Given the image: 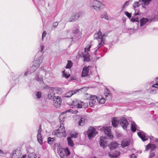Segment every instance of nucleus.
Instances as JSON below:
<instances>
[{
  "mask_svg": "<svg viewBox=\"0 0 158 158\" xmlns=\"http://www.w3.org/2000/svg\"><path fill=\"white\" fill-rule=\"evenodd\" d=\"M81 33L79 32V27L76 26L73 28L71 35V39L72 41H76L80 38Z\"/></svg>",
  "mask_w": 158,
  "mask_h": 158,
  "instance_id": "2",
  "label": "nucleus"
},
{
  "mask_svg": "<svg viewBox=\"0 0 158 158\" xmlns=\"http://www.w3.org/2000/svg\"><path fill=\"white\" fill-rule=\"evenodd\" d=\"M129 1H127L124 4V5L123 7V9L125 7L128 6L129 5Z\"/></svg>",
  "mask_w": 158,
  "mask_h": 158,
  "instance_id": "50",
  "label": "nucleus"
},
{
  "mask_svg": "<svg viewBox=\"0 0 158 158\" xmlns=\"http://www.w3.org/2000/svg\"><path fill=\"white\" fill-rule=\"evenodd\" d=\"M82 103H83L82 102L78 99H75L73 101L72 104V108L76 107L78 108H81L82 107V105L81 104Z\"/></svg>",
  "mask_w": 158,
  "mask_h": 158,
  "instance_id": "9",
  "label": "nucleus"
},
{
  "mask_svg": "<svg viewBox=\"0 0 158 158\" xmlns=\"http://www.w3.org/2000/svg\"><path fill=\"white\" fill-rule=\"evenodd\" d=\"M58 24L57 22H55L53 23V26L54 27H56L58 25Z\"/></svg>",
  "mask_w": 158,
  "mask_h": 158,
  "instance_id": "58",
  "label": "nucleus"
},
{
  "mask_svg": "<svg viewBox=\"0 0 158 158\" xmlns=\"http://www.w3.org/2000/svg\"><path fill=\"white\" fill-rule=\"evenodd\" d=\"M155 156V153H154V152H152L150 155V158H152L154 156Z\"/></svg>",
  "mask_w": 158,
  "mask_h": 158,
  "instance_id": "61",
  "label": "nucleus"
},
{
  "mask_svg": "<svg viewBox=\"0 0 158 158\" xmlns=\"http://www.w3.org/2000/svg\"><path fill=\"white\" fill-rule=\"evenodd\" d=\"M53 89H51L49 90V92L48 93V98L50 99H52L55 98L54 93L53 91Z\"/></svg>",
  "mask_w": 158,
  "mask_h": 158,
  "instance_id": "21",
  "label": "nucleus"
},
{
  "mask_svg": "<svg viewBox=\"0 0 158 158\" xmlns=\"http://www.w3.org/2000/svg\"><path fill=\"white\" fill-rule=\"evenodd\" d=\"M87 99L89 100L90 101H92L94 100V101H96V99H97V100H98V99H97V97L96 95H91V96L89 98H87Z\"/></svg>",
  "mask_w": 158,
  "mask_h": 158,
  "instance_id": "31",
  "label": "nucleus"
},
{
  "mask_svg": "<svg viewBox=\"0 0 158 158\" xmlns=\"http://www.w3.org/2000/svg\"><path fill=\"white\" fill-rule=\"evenodd\" d=\"M56 90L57 91V93H62V89L60 88L57 87L56 88Z\"/></svg>",
  "mask_w": 158,
  "mask_h": 158,
  "instance_id": "49",
  "label": "nucleus"
},
{
  "mask_svg": "<svg viewBox=\"0 0 158 158\" xmlns=\"http://www.w3.org/2000/svg\"><path fill=\"white\" fill-rule=\"evenodd\" d=\"M67 140L68 142V143L69 145L72 147L74 146V144L71 137H68Z\"/></svg>",
  "mask_w": 158,
  "mask_h": 158,
  "instance_id": "30",
  "label": "nucleus"
},
{
  "mask_svg": "<svg viewBox=\"0 0 158 158\" xmlns=\"http://www.w3.org/2000/svg\"><path fill=\"white\" fill-rule=\"evenodd\" d=\"M100 130L101 131H103L105 136L110 139H112L113 138V135L111 134V129L109 127H103L100 128Z\"/></svg>",
  "mask_w": 158,
  "mask_h": 158,
  "instance_id": "4",
  "label": "nucleus"
},
{
  "mask_svg": "<svg viewBox=\"0 0 158 158\" xmlns=\"http://www.w3.org/2000/svg\"><path fill=\"white\" fill-rule=\"evenodd\" d=\"M38 68V66H35V65H32L29 69L30 73L31 74V73L34 72Z\"/></svg>",
  "mask_w": 158,
  "mask_h": 158,
  "instance_id": "28",
  "label": "nucleus"
},
{
  "mask_svg": "<svg viewBox=\"0 0 158 158\" xmlns=\"http://www.w3.org/2000/svg\"><path fill=\"white\" fill-rule=\"evenodd\" d=\"M156 147L154 144H148L146 146L145 150L148 151L149 149H151V151H152Z\"/></svg>",
  "mask_w": 158,
  "mask_h": 158,
  "instance_id": "18",
  "label": "nucleus"
},
{
  "mask_svg": "<svg viewBox=\"0 0 158 158\" xmlns=\"http://www.w3.org/2000/svg\"><path fill=\"white\" fill-rule=\"evenodd\" d=\"M91 67L89 66L87 67L85 66L83 69L81 73V76L82 77H85L88 76L89 74V69Z\"/></svg>",
  "mask_w": 158,
  "mask_h": 158,
  "instance_id": "11",
  "label": "nucleus"
},
{
  "mask_svg": "<svg viewBox=\"0 0 158 158\" xmlns=\"http://www.w3.org/2000/svg\"><path fill=\"white\" fill-rule=\"evenodd\" d=\"M131 21L132 22H135V18H134L133 17H132L131 19Z\"/></svg>",
  "mask_w": 158,
  "mask_h": 158,
  "instance_id": "62",
  "label": "nucleus"
},
{
  "mask_svg": "<svg viewBox=\"0 0 158 158\" xmlns=\"http://www.w3.org/2000/svg\"><path fill=\"white\" fill-rule=\"evenodd\" d=\"M100 40H101V41L99 42L98 44V45L97 46L98 48L97 49V50H98L101 46H102L104 44V42H103V39H100Z\"/></svg>",
  "mask_w": 158,
  "mask_h": 158,
  "instance_id": "37",
  "label": "nucleus"
},
{
  "mask_svg": "<svg viewBox=\"0 0 158 158\" xmlns=\"http://www.w3.org/2000/svg\"><path fill=\"white\" fill-rule=\"evenodd\" d=\"M96 101H94L93 100L92 101H90L89 102V106L90 107H92L95 104Z\"/></svg>",
  "mask_w": 158,
  "mask_h": 158,
  "instance_id": "44",
  "label": "nucleus"
},
{
  "mask_svg": "<svg viewBox=\"0 0 158 158\" xmlns=\"http://www.w3.org/2000/svg\"><path fill=\"white\" fill-rule=\"evenodd\" d=\"M156 18L154 17L150 19H148L144 18H143L140 20V26L142 27L144 25L147 23H150L152 21H156Z\"/></svg>",
  "mask_w": 158,
  "mask_h": 158,
  "instance_id": "6",
  "label": "nucleus"
},
{
  "mask_svg": "<svg viewBox=\"0 0 158 158\" xmlns=\"http://www.w3.org/2000/svg\"><path fill=\"white\" fill-rule=\"evenodd\" d=\"M152 88H151L150 90V93L152 94H155L156 93V90L152 89Z\"/></svg>",
  "mask_w": 158,
  "mask_h": 158,
  "instance_id": "52",
  "label": "nucleus"
},
{
  "mask_svg": "<svg viewBox=\"0 0 158 158\" xmlns=\"http://www.w3.org/2000/svg\"><path fill=\"white\" fill-rule=\"evenodd\" d=\"M130 143V141L128 140H123L121 143V146L122 148H124L128 146Z\"/></svg>",
  "mask_w": 158,
  "mask_h": 158,
  "instance_id": "22",
  "label": "nucleus"
},
{
  "mask_svg": "<svg viewBox=\"0 0 158 158\" xmlns=\"http://www.w3.org/2000/svg\"><path fill=\"white\" fill-rule=\"evenodd\" d=\"M143 5L147 6L149 5L152 0H140Z\"/></svg>",
  "mask_w": 158,
  "mask_h": 158,
  "instance_id": "32",
  "label": "nucleus"
},
{
  "mask_svg": "<svg viewBox=\"0 0 158 158\" xmlns=\"http://www.w3.org/2000/svg\"><path fill=\"white\" fill-rule=\"evenodd\" d=\"M43 57L42 56H40L38 57L33 62V65L35 66H38V68L40 66V64L42 63Z\"/></svg>",
  "mask_w": 158,
  "mask_h": 158,
  "instance_id": "12",
  "label": "nucleus"
},
{
  "mask_svg": "<svg viewBox=\"0 0 158 158\" xmlns=\"http://www.w3.org/2000/svg\"><path fill=\"white\" fill-rule=\"evenodd\" d=\"M41 95L42 94L41 92H38L36 94V96L38 99H40L41 97Z\"/></svg>",
  "mask_w": 158,
  "mask_h": 158,
  "instance_id": "47",
  "label": "nucleus"
},
{
  "mask_svg": "<svg viewBox=\"0 0 158 158\" xmlns=\"http://www.w3.org/2000/svg\"><path fill=\"white\" fill-rule=\"evenodd\" d=\"M137 129V125L134 122H132L131 124V130L132 131L135 132Z\"/></svg>",
  "mask_w": 158,
  "mask_h": 158,
  "instance_id": "25",
  "label": "nucleus"
},
{
  "mask_svg": "<svg viewBox=\"0 0 158 158\" xmlns=\"http://www.w3.org/2000/svg\"><path fill=\"white\" fill-rule=\"evenodd\" d=\"M131 158H136V157L134 154H132L131 156Z\"/></svg>",
  "mask_w": 158,
  "mask_h": 158,
  "instance_id": "64",
  "label": "nucleus"
},
{
  "mask_svg": "<svg viewBox=\"0 0 158 158\" xmlns=\"http://www.w3.org/2000/svg\"><path fill=\"white\" fill-rule=\"evenodd\" d=\"M63 149L64 153L65 154V156L66 157L70 155V152L68 148L67 147Z\"/></svg>",
  "mask_w": 158,
  "mask_h": 158,
  "instance_id": "29",
  "label": "nucleus"
},
{
  "mask_svg": "<svg viewBox=\"0 0 158 158\" xmlns=\"http://www.w3.org/2000/svg\"><path fill=\"white\" fill-rule=\"evenodd\" d=\"M36 155L34 153H31L29 154L28 155V158H36Z\"/></svg>",
  "mask_w": 158,
  "mask_h": 158,
  "instance_id": "39",
  "label": "nucleus"
},
{
  "mask_svg": "<svg viewBox=\"0 0 158 158\" xmlns=\"http://www.w3.org/2000/svg\"><path fill=\"white\" fill-rule=\"evenodd\" d=\"M137 131H139V132L137 133V134L139 138H140L143 141H145L148 140L149 138H150L151 140H152V139H154L155 140L156 142L158 143V139L157 138H154L153 136H148L146 135V134L143 131L139 130L138 129Z\"/></svg>",
  "mask_w": 158,
  "mask_h": 158,
  "instance_id": "3",
  "label": "nucleus"
},
{
  "mask_svg": "<svg viewBox=\"0 0 158 158\" xmlns=\"http://www.w3.org/2000/svg\"><path fill=\"white\" fill-rule=\"evenodd\" d=\"M77 78L75 76H71L70 78V81H72L73 80H77Z\"/></svg>",
  "mask_w": 158,
  "mask_h": 158,
  "instance_id": "54",
  "label": "nucleus"
},
{
  "mask_svg": "<svg viewBox=\"0 0 158 158\" xmlns=\"http://www.w3.org/2000/svg\"><path fill=\"white\" fill-rule=\"evenodd\" d=\"M90 55L87 52L85 54H83V57L84 58V61H86L88 62L90 61V59L89 58Z\"/></svg>",
  "mask_w": 158,
  "mask_h": 158,
  "instance_id": "19",
  "label": "nucleus"
},
{
  "mask_svg": "<svg viewBox=\"0 0 158 158\" xmlns=\"http://www.w3.org/2000/svg\"><path fill=\"white\" fill-rule=\"evenodd\" d=\"M125 15L127 16V17L130 19L131 17V14L127 11H125Z\"/></svg>",
  "mask_w": 158,
  "mask_h": 158,
  "instance_id": "48",
  "label": "nucleus"
},
{
  "mask_svg": "<svg viewBox=\"0 0 158 158\" xmlns=\"http://www.w3.org/2000/svg\"><path fill=\"white\" fill-rule=\"evenodd\" d=\"M143 5V3L141 2L140 0H139L138 2H135L133 4V7L135 10V8L138 7L140 5Z\"/></svg>",
  "mask_w": 158,
  "mask_h": 158,
  "instance_id": "24",
  "label": "nucleus"
},
{
  "mask_svg": "<svg viewBox=\"0 0 158 158\" xmlns=\"http://www.w3.org/2000/svg\"><path fill=\"white\" fill-rule=\"evenodd\" d=\"M87 133L89 138L91 139L98 133V132L96 131V129L94 127H90L89 128L88 130L87 131Z\"/></svg>",
  "mask_w": 158,
  "mask_h": 158,
  "instance_id": "5",
  "label": "nucleus"
},
{
  "mask_svg": "<svg viewBox=\"0 0 158 158\" xmlns=\"http://www.w3.org/2000/svg\"><path fill=\"white\" fill-rule=\"evenodd\" d=\"M87 117L85 115H82L80 116V119L78 122V125L80 126H83L84 125L85 121L86 120Z\"/></svg>",
  "mask_w": 158,
  "mask_h": 158,
  "instance_id": "14",
  "label": "nucleus"
},
{
  "mask_svg": "<svg viewBox=\"0 0 158 158\" xmlns=\"http://www.w3.org/2000/svg\"><path fill=\"white\" fill-rule=\"evenodd\" d=\"M101 36V39H103V42H104L105 40V39L104 38L105 37H106L107 36V35H106V34H102V35Z\"/></svg>",
  "mask_w": 158,
  "mask_h": 158,
  "instance_id": "51",
  "label": "nucleus"
},
{
  "mask_svg": "<svg viewBox=\"0 0 158 158\" xmlns=\"http://www.w3.org/2000/svg\"><path fill=\"white\" fill-rule=\"evenodd\" d=\"M55 139V138H51L48 137V143L49 144H52L53 143V142L54 141Z\"/></svg>",
  "mask_w": 158,
  "mask_h": 158,
  "instance_id": "34",
  "label": "nucleus"
},
{
  "mask_svg": "<svg viewBox=\"0 0 158 158\" xmlns=\"http://www.w3.org/2000/svg\"><path fill=\"white\" fill-rule=\"evenodd\" d=\"M105 99H104L103 98H102L99 100V102L100 104H103L105 103Z\"/></svg>",
  "mask_w": 158,
  "mask_h": 158,
  "instance_id": "53",
  "label": "nucleus"
},
{
  "mask_svg": "<svg viewBox=\"0 0 158 158\" xmlns=\"http://www.w3.org/2000/svg\"><path fill=\"white\" fill-rule=\"evenodd\" d=\"M84 88H81L80 89H77L75 90H71L70 91H72V93H73V95L74 94L76 93L79 90H81L82 89H84Z\"/></svg>",
  "mask_w": 158,
  "mask_h": 158,
  "instance_id": "45",
  "label": "nucleus"
},
{
  "mask_svg": "<svg viewBox=\"0 0 158 158\" xmlns=\"http://www.w3.org/2000/svg\"><path fill=\"white\" fill-rule=\"evenodd\" d=\"M73 65V63L71 60H69L68 61L67 64L65 68L66 69H70L71 68Z\"/></svg>",
  "mask_w": 158,
  "mask_h": 158,
  "instance_id": "33",
  "label": "nucleus"
},
{
  "mask_svg": "<svg viewBox=\"0 0 158 158\" xmlns=\"http://www.w3.org/2000/svg\"><path fill=\"white\" fill-rule=\"evenodd\" d=\"M120 124L122 126L124 129L126 130L127 129V126L129 124V123L125 117H122L120 120Z\"/></svg>",
  "mask_w": 158,
  "mask_h": 158,
  "instance_id": "10",
  "label": "nucleus"
},
{
  "mask_svg": "<svg viewBox=\"0 0 158 158\" xmlns=\"http://www.w3.org/2000/svg\"><path fill=\"white\" fill-rule=\"evenodd\" d=\"M21 154L20 150H14L11 155V157L12 158H19Z\"/></svg>",
  "mask_w": 158,
  "mask_h": 158,
  "instance_id": "15",
  "label": "nucleus"
},
{
  "mask_svg": "<svg viewBox=\"0 0 158 158\" xmlns=\"http://www.w3.org/2000/svg\"><path fill=\"white\" fill-rule=\"evenodd\" d=\"M64 128H61V131H60V129H59L56 130H55L54 131L52 132V134L53 135H57L59 133H63L64 132Z\"/></svg>",
  "mask_w": 158,
  "mask_h": 158,
  "instance_id": "26",
  "label": "nucleus"
},
{
  "mask_svg": "<svg viewBox=\"0 0 158 158\" xmlns=\"http://www.w3.org/2000/svg\"><path fill=\"white\" fill-rule=\"evenodd\" d=\"M37 140H38L39 143L40 144H43V142H42V136L41 135V136L38 137V134L37 135Z\"/></svg>",
  "mask_w": 158,
  "mask_h": 158,
  "instance_id": "42",
  "label": "nucleus"
},
{
  "mask_svg": "<svg viewBox=\"0 0 158 158\" xmlns=\"http://www.w3.org/2000/svg\"><path fill=\"white\" fill-rule=\"evenodd\" d=\"M78 134L77 133H73L71 132L70 134V137H71L74 138H76L77 137Z\"/></svg>",
  "mask_w": 158,
  "mask_h": 158,
  "instance_id": "41",
  "label": "nucleus"
},
{
  "mask_svg": "<svg viewBox=\"0 0 158 158\" xmlns=\"http://www.w3.org/2000/svg\"><path fill=\"white\" fill-rule=\"evenodd\" d=\"M46 35V32L45 31H44L42 35V39L43 40V38Z\"/></svg>",
  "mask_w": 158,
  "mask_h": 158,
  "instance_id": "59",
  "label": "nucleus"
},
{
  "mask_svg": "<svg viewBox=\"0 0 158 158\" xmlns=\"http://www.w3.org/2000/svg\"><path fill=\"white\" fill-rule=\"evenodd\" d=\"M72 91H70L69 92H68L67 93L65 94V97H67V98H69V97H71L72 95H73V93H72Z\"/></svg>",
  "mask_w": 158,
  "mask_h": 158,
  "instance_id": "43",
  "label": "nucleus"
},
{
  "mask_svg": "<svg viewBox=\"0 0 158 158\" xmlns=\"http://www.w3.org/2000/svg\"><path fill=\"white\" fill-rule=\"evenodd\" d=\"M135 10V13H134V14H133V15H134L135 16H136V15H139V10H138V11H137V12H136V10Z\"/></svg>",
  "mask_w": 158,
  "mask_h": 158,
  "instance_id": "60",
  "label": "nucleus"
},
{
  "mask_svg": "<svg viewBox=\"0 0 158 158\" xmlns=\"http://www.w3.org/2000/svg\"><path fill=\"white\" fill-rule=\"evenodd\" d=\"M105 139V137H103L102 136L100 138V141L99 142L100 146H102L103 148H104V147H105V145L106 143V142L104 141Z\"/></svg>",
  "mask_w": 158,
  "mask_h": 158,
  "instance_id": "23",
  "label": "nucleus"
},
{
  "mask_svg": "<svg viewBox=\"0 0 158 158\" xmlns=\"http://www.w3.org/2000/svg\"><path fill=\"white\" fill-rule=\"evenodd\" d=\"M34 79L39 82L40 84H41V83H44L43 76L40 75L39 73H37L35 74V77Z\"/></svg>",
  "mask_w": 158,
  "mask_h": 158,
  "instance_id": "13",
  "label": "nucleus"
},
{
  "mask_svg": "<svg viewBox=\"0 0 158 158\" xmlns=\"http://www.w3.org/2000/svg\"><path fill=\"white\" fill-rule=\"evenodd\" d=\"M152 88H155L158 89V83H156L152 86Z\"/></svg>",
  "mask_w": 158,
  "mask_h": 158,
  "instance_id": "55",
  "label": "nucleus"
},
{
  "mask_svg": "<svg viewBox=\"0 0 158 158\" xmlns=\"http://www.w3.org/2000/svg\"><path fill=\"white\" fill-rule=\"evenodd\" d=\"M58 152L59 153L60 158H66L65 156V154L63 149H58Z\"/></svg>",
  "mask_w": 158,
  "mask_h": 158,
  "instance_id": "27",
  "label": "nucleus"
},
{
  "mask_svg": "<svg viewBox=\"0 0 158 158\" xmlns=\"http://www.w3.org/2000/svg\"><path fill=\"white\" fill-rule=\"evenodd\" d=\"M105 19H107V20H108V16L106 14H106H105V16H104V18Z\"/></svg>",
  "mask_w": 158,
  "mask_h": 158,
  "instance_id": "63",
  "label": "nucleus"
},
{
  "mask_svg": "<svg viewBox=\"0 0 158 158\" xmlns=\"http://www.w3.org/2000/svg\"><path fill=\"white\" fill-rule=\"evenodd\" d=\"M102 35V32L99 30L97 33L95 34L94 35V39H98V42H99L101 40V36Z\"/></svg>",
  "mask_w": 158,
  "mask_h": 158,
  "instance_id": "17",
  "label": "nucleus"
},
{
  "mask_svg": "<svg viewBox=\"0 0 158 158\" xmlns=\"http://www.w3.org/2000/svg\"><path fill=\"white\" fill-rule=\"evenodd\" d=\"M105 94H107L108 95H110V91L109 89L107 88L106 89V91H105Z\"/></svg>",
  "mask_w": 158,
  "mask_h": 158,
  "instance_id": "57",
  "label": "nucleus"
},
{
  "mask_svg": "<svg viewBox=\"0 0 158 158\" xmlns=\"http://www.w3.org/2000/svg\"><path fill=\"white\" fill-rule=\"evenodd\" d=\"M81 13L80 12H78L76 14H73L69 19V22H74L76 21L81 16Z\"/></svg>",
  "mask_w": 158,
  "mask_h": 158,
  "instance_id": "8",
  "label": "nucleus"
},
{
  "mask_svg": "<svg viewBox=\"0 0 158 158\" xmlns=\"http://www.w3.org/2000/svg\"><path fill=\"white\" fill-rule=\"evenodd\" d=\"M42 83V84H44V85L43 86V89H49L50 90V89H55V88L54 87H50L48 86L47 85L45 84L44 83Z\"/></svg>",
  "mask_w": 158,
  "mask_h": 158,
  "instance_id": "35",
  "label": "nucleus"
},
{
  "mask_svg": "<svg viewBox=\"0 0 158 158\" xmlns=\"http://www.w3.org/2000/svg\"><path fill=\"white\" fill-rule=\"evenodd\" d=\"M54 97L53 99L54 105L56 108H59L60 107L62 102L61 98L58 96H55Z\"/></svg>",
  "mask_w": 158,
  "mask_h": 158,
  "instance_id": "7",
  "label": "nucleus"
},
{
  "mask_svg": "<svg viewBox=\"0 0 158 158\" xmlns=\"http://www.w3.org/2000/svg\"><path fill=\"white\" fill-rule=\"evenodd\" d=\"M42 131L41 126V125H40L39 127V129L37 131L38 137L41 136V133Z\"/></svg>",
  "mask_w": 158,
  "mask_h": 158,
  "instance_id": "40",
  "label": "nucleus"
},
{
  "mask_svg": "<svg viewBox=\"0 0 158 158\" xmlns=\"http://www.w3.org/2000/svg\"><path fill=\"white\" fill-rule=\"evenodd\" d=\"M111 122L112 125L115 127H117L119 123V121L117 120L116 117L112 118Z\"/></svg>",
  "mask_w": 158,
  "mask_h": 158,
  "instance_id": "16",
  "label": "nucleus"
},
{
  "mask_svg": "<svg viewBox=\"0 0 158 158\" xmlns=\"http://www.w3.org/2000/svg\"><path fill=\"white\" fill-rule=\"evenodd\" d=\"M67 112H69L72 114H76L78 112V111L77 110H73L72 109H69L65 111V113Z\"/></svg>",
  "mask_w": 158,
  "mask_h": 158,
  "instance_id": "38",
  "label": "nucleus"
},
{
  "mask_svg": "<svg viewBox=\"0 0 158 158\" xmlns=\"http://www.w3.org/2000/svg\"><path fill=\"white\" fill-rule=\"evenodd\" d=\"M89 5L94 9L97 10H100L105 8V5L104 4L97 0H90Z\"/></svg>",
  "mask_w": 158,
  "mask_h": 158,
  "instance_id": "1",
  "label": "nucleus"
},
{
  "mask_svg": "<svg viewBox=\"0 0 158 158\" xmlns=\"http://www.w3.org/2000/svg\"><path fill=\"white\" fill-rule=\"evenodd\" d=\"M65 72V70H64L63 71H62V76L65 77L66 78H69L70 75V74H68L66 73Z\"/></svg>",
  "mask_w": 158,
  "mask_h": 158,
  "instance_id": "36",
  "label": "nucleus"
},
{
  "mask_svg": "<svg viewBox=\"0 0 158 158\" xmlns=\"http://www.w3.org/2000/svg\"><path fill=\"white\" fill-rule=\"evenodd\" d=\"M118 144L116 142H112L108 146L110 150H113L116 149Z\"/></svg>",
  "mask_w": 158,
  "mask_h": 158,
  "instance_id": "20",
  "label": "nucleus"
},
{
  "mask_svg": "<svg viewBox=\"0 0 158 158\" xmlns=\"http://www.w3.org/2000/svg\"><path fill=\"white\" fill-rule=\"evenodd\" d=\"M91 47V45H89V47H88V48H85V53L87 51V52L88 51H89V50H90V48Z\"/></svg>",
  "mask_w": 158,
  "mask_h": 158,
  "instance_id": "56",
  "label": "nucleus"
},
{
  "mask_svg": "<svg viewBox=\"0 0 158 158\" xmlns=\"http://www.w3.org/2000/svg\"><path fill=\"white\" fill-rule=\"evenodd\" d=\"M118 154H117L116 156H115L114 155H112V154H109V156L111 158H113L114 157L115 158H116V157L118 156H119V155H120V152H119L118 151Z\"/></svg>",
  "mask_w": 158,
  "mask_h": 158,
  "instance_id": "46",
  "label": "nucleus"
}]
</instances>
